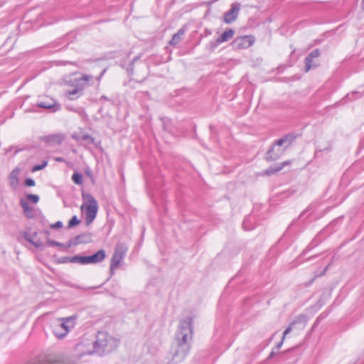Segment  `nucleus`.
Wrapping results in <instances>:
<instances>
[{"label":"nucleus","mask_w":364,"mask_h":364,"mask_svg":"<svg viewBox=\"0 0 364 364\" xmlns=\"http://www.w3.org/2000/svg\"><path fill=\"white\" fill-rule=\"evenodd\" d=\"M193 337V318L188 316L180 321L176 333V349L173 354L176 362H181L186 357L190 350L189 341Z\"/></svg>","instance_id":"f257e3e1"},{"label":"nucleus","mask_w":364,"mask_h":364,"mask_svg":"<svg viewBox=\"0 0 364 364\" xmlns=\"http://www.w3.org/2000/svg\"><path fill=\"white\" fill-rule=\"evenodd\" d=\"M92 344L93 350L92 351L89 350L86 353H96L100 355H102L106 353L113 350L117 346V341L106 332H98L96 336V340Z\"/></svg>","instance_id":"f03ea898"},{"label":"nucleus","mask_w":364,"mask_h":364,"mask_svg":"<svg viewBox=\"0 0 364 364\" xmlns=\"http://www.w3.org/2000/svg\"><path fill=\"white\" fill-rule=\"evenodd\" d=\"M294 139V137L291 135H285L284 137L277 140L267 152L265 159L267 161H272L280 158L292 143Z\"/></svg>","instance_id":"7ed1b4c3"},{"label":"nucleus","mask_w":364,"mask_h":364,"mask_svg":"<svg viewBox=\"0 0 364 364\" xmlns=\"http://www.w3.org/2000/svg\"><path fill=\"white\" fill-rule=\"evenodd\" d=\"M83 204L81 210L85 215L86 225H90L95 219L98 210V203L95 198L89 193H82Z\"/></svg>","instance_id":"20e7f679"},{"label":"nucleus","mask_w":364,"mask_h":364,"mask_svg":"<svg viewBox=\"0 0 364 364\" xmlns=\"http://www.w3.org/2000/svg\"><path fill=\"white\" fill-rule=\"evenodd\" d=\"M75 316L65 317L58 319L53 323V332L58 338H63L75 326Z\"/></svg>","instance_id":"39448f33"},{"label":"nucleus","mask_w":364,"mask_h":364,"mask_svg":"<svg viewBox=\"0 0 364 364\" xmlns=\"http://www.w3.org/2000/svg\"><path fill=\"white\" fill-rule=\"evenodd\" d=\"M105 257V251L104 250H100L94 255L90 256L76 255L68 257V261L72 263H80L81 264H96L102 262Z\"/></svg>","instance_id":"423d86ee"},{"label":"nucleus","mask_w":364,"mask_h":364,"mask_svg":"<svg viewBox=\"0 0 364 364\" xmlns=\"http://www.w3.org/2000/svg\"><path fill=\"white\" fill-rule=\"evenodd\" d=\"M126 251L127 250L122 245H117L116 247L110 262V272L112 275L120 265L125 256Z\"/></svg>","instance_id":"0eeeda50"},{"label":"nucleus","mask_w":364,"mask_h":364,"mask_svg":"<svg viewBox=\"0 0 364 364\" xmlns=\"http://www.w3.org/2000/svg\"><path fill=\"white\" fill-rule=\"evenodd\" d=\"M36 106L42 109L51 110L52 112L60 109V105H58L53 98L49 96H45L39 100L36 103Z\"/></svg>","instance_id":"6e6552de"},{"label":"nucleus","mask_w":364,"mask_h":364,"mask_svg":"<svg viewBox=\"0 0 364 364\" xmlns=\"http://www.w3.org/2000/svg\"><path fill=\"white\" fill-rule=\"evenodd\" d=\"M92 76L90 75H83L81 77L75 78L72 80V86L77 88L82 93L83 90L88 85L89 81L92 80Z\"/></svg>","instance_id":"1a4fd4ad"},{"label":"nucleus","mask_w":364,"mask_h":364,"mask_svg":"<svg viewBox=\"0 0 364 364\" xmlns=\"http://www.w3.org/2000/svg\"><path fill=\"white\" fill-rule=\"evenodd\" d=\"M240 11V4H232L229 11L224 14V21L227 23H232L237 17Z\"/></svg>","instance_id":"9d476101"},{"label":"nucleus","mask_w":364,"mask_h":364,"mask_svg":"<svg viewBox=\"0 0 364 364\" xmlns=\"http://www.w3.org/2000/svg\"><path fill=\"white\" fill-rule=\"evenodd\" d=\"M319 55L320 51L318 49L314 50L307 55L305 58V72H308L317 66V64L314 62V60L318 58Z\"/></svg>","instance_id":"9b49d317"},{"label":"nucleus","mask_w":364,"mask_h":364,"mask_svg":"<svg viewBox=\"0 0 364 364\" xmlns=\"http://www.w3.org/2000/svg\"><path fill=\"white\" fill-rule=\"evenodd\" d=\"M253 43V41L251 37L245 36L236 38L232 44L236 48H246L250 47Z\"/></svg>","instance_id":"f8f14e48"},{"label":"nucleus","mask_w":364,"mask_h":364,"mask_svg":"<svg viewBox=\"0 0 364 364\" xmlns=\"http://www.w3.org/2000/svg\"><path fill=\"white\" fill-rule=\"evenodd\" d=\"M21 235L26 241L29 242L34 247L39 248L43 246V244L41 242V240L36 239L37 232H33L31 233L29 232L28 231H24L21 232Z\"/></svg>","instance_id":"ddd939ff"},{"label":"nucleus","mask_w":364,"mask_h":364,"mask_svg":"<svg viewBox=\"0 0 364 364\" xmlns=\"http://www.w3.org/2000/svg\"><path fill=\"white\" fill-rule=\"evenodd\" d=\"M65 139V135L63 134L57 133L50 134L45 136V142L49 145L53 146L60 144Z\"/></svg>","instance_id":"4468645a"},{"label":"nucleus","mask_w":364,"mask_h":364,"mask_svg":"<svg viewBox=\"0 0 364 364\" xmlns=\"http://www.w3.org/2000/svg\"><path fill=\"white\" fill-rule=\"evenodd\" d=\"M289 163L290 162L289 161H287L282 164H274L264 171V174L267 176H270V175L274 174V173L280 171L281 170H282L284 166L287 164H289Z\"/></svg>","instance_id":"2eb2a0df"},{"label":"nucleus","mask_w":364,"mask_h":364,"mask_svg":"<svg viewBox=\"0 0 364 364\" xmlns=\"http://www.w3.org/2000/svg\"><path fill=\"white\" fill-rule=\"evenodd\" d=\"M21 205L23 208V213L28 218H33L36 216L34 209L29 206L28 203L24 200H21Z\"/></svg>","instance_id":"dca6fc26"},{"label":"nucleus","mask_w":364,"mask_h":364,"mask_svg":"<svg viewBox=\"0 0 364 364\" xmlns=\"http://www.w3.org/2000/svg\"><path fill=\"white\" fill-rule=\"evenodd\" d=\"M185 33V29L183 28H180L177 33H176L171 40L169 42L171 46H176L182 39L183 36Z\"/></svg>","instance_id":"f3484780"},{"label":"nucleus","mask_w":364,"mask_h":364,"mask_svg":"<svg viewBox=\"0 0 364 364\" xmlns=\"http://www.w3.org/2000/svg\"><path fill=\"white\" fill-rule=\"evenodd\" d=\"M90 235L89 234H85V235H80L76 236L73 240H70L71 245H76L79 243H83V242H87L90 240Z\"/></svg>","instance_id":"a211bd4d"},{"label":"nucleus","mask_w":364,"mask_h":364,"mask_svg":"<svg viewBox=\"0 0 364 364\" xmlns=\"http://www.w3.org/2000/svg\"><path fill=\"white\" fill-rule=\"evenodd\" d=\"M234 35V31L232 29H228L224 31L220 36L218 38V42L224 43L230 40Z\"/></svg>","instance_id":"6ab92c4d"},{"label":"nucleus","mask_w":364,"mask_h":364,"mask_svg":"<svg viewBox=\"0 0 364 364\" xmlns=\"http://www.w3.org/2000/svg\"><path fill=\"white\" fill-rule=\"evenodd\" d=\"M82 92L77 88L73 87L72 90H69L65 92V95L70 100H74L82 95Z\"/></svg>","instance_id":"aec40b11"},{"label":"nucleus","mask_w":364,"mask_h":364,"mask_svg":"<svg viewBox=\"0 0 364 364\" xmlns=\"http://www.w3.org/2000/svg\"><path fill=\"white\" fill-rule=\"evenodd\" d=\"M19 168H14L10 173L11 185L16 187L18 184V176L19 173Z\"/></svg>","instance_id":"412c9836"},{"label":"nucleus","mask_w":364,"mask_h":364,"mask_svg":"<svg viewBox=\"0 0 364 364\" xmlns=\"http://www.w3.org/2000/svg\"><path fill=\"white\" fill-rule=\"evenodd\" d=\"M47 242L51 246H56V247H59L60 248H64V249H68L71 246L70 242H69L68 245H65L63 243L50 240V238L47 239Z\"/></svg>","instance_id":"4be33fe9"},{"label":"nucleus","mask_w":364,"mask_h":364,"mask_svg":"<svg viewBox=\"0 0 364 364\" xmlns=\"http://www.w3.org/2000/svg\"><path fill=\"white\" fill-rule=\"evenodd\" d=\"M73 181L77 185L82 183V175L79 172H75L72 176Z\"/></svg>","instance_id":"5701e85b"},{"label":"nucleus","mask_w":364,"mask_h":364,"mask_svg":"<svg viewBox=\"0 0 364 364\" xmlns=\"http://www.w3.org/2000/svg\"><path fill=\"white\" fill-rule=\"evenodd\" d=\"M294 325V323H291L290 324V326H289V327H288V328H287L284 331V333H283V337H282V339L281 342H280L279 343H278V345H277V348H279L282 346V343H283V341H284V340L285 337L287 336V335L288 333H289L291 331V330H292V326H293Z\"/></svg>","instance_id":"b1692460"},{"label":"nucleus","mask_w":364,"mask_h":364,"mask_svg":"<svg viewBox=\"0 0 364 364\" xmlns=\"http://www.w3.org/2000/svg\"><path fill=\"white\" fill-rule=\"evenodd\" d=\"M47 165H48V161H43V163H42L41 164L34 166L32 168V171H33V172H36V171H38L42 170V169H43L45 167H46V166H47Z\"/></svg>","instance_id":"393cba45"},{"label":"nucleus","mask_w":364,"mask_h":364,"mask_svg":"<svg viewBox=\"0 0 364 364\" xmlns=\"http://www.w3.org/2000/svg\"><path fill=\"white\" fill-rule=\"evenodd\" d=\"M80 220L77 219L76 215H74L68 223V227L72 228L75 225H77L80 223Z\"/></svg>","instance_id":"a878e982"},{"label":"nucleus","mask_w":364,"mask_h":364,"mask_svg":"<svg viewBox=\"0 0 364 364\" xmlns=\"http://www.w3.org/2000/svg\"><path fill=\"white\" fill-rule=\"evenodd\" d=\"M361 97V95L358 92H354L346 95V98L350 100H355Z\"/></svg>","instance_id":"bb28decb"},{"label":"nucleus","mask_w":364,"mask_h":364,"mask_svg":"<svg viewBox=\"0 0 364 364\" xmlns=\"http://www.w3.org/2000/svg\"><path fill=\"white\" fill-rule=\"evenodd\" d=\"M26 198L28 200L33 202V203H36L39 200V197L37 195L28 194Z\"/></svg>","instance_id":"cd10ccee"},{"label":"nucleus","mask_w":364,"mask_h":364,"mask_svg":"<svg viewBox=\"0 0 364 364\" xmlns=\"http://www.w3.org/2000/svg\"><path fill=\"white\" fill-rule=\"evenodd\" d=\"M220 42H218V39L215 41H211L209 43V48L211 50H213L219 44H220Z\"/></svg>","instance_id":"c85d7f7f"},{"label":"nucleus","mask_w":364,"mask_h":364,"mask_svg":"<svg viewBox=\"0 0 364 364\" xmlns=\"http://www.w3.org/2000/svg\"><path fill=\"white\" fill-rule=\"evenodd\" d=\"M25 185L26 186H35V181L32 178H26L25 180Z\"/></svg>","instance_id":"c756f323"},{"label":"nucleus","mask_w":364,"mask_h":364,"mask_svg":"<svg viewBox=\"0 0 364 364\" xmlns=\"http://www.w3.org/2000/svg\"><path fill=\"white\" fill-rule=\"evenodd\" d=\"M80 139L82 140V141H89L91 143L93 142V139L89 134H84V135H82L81 136Z\"/></svg>","instance_id":"7c9ffc66"},{"label":"nucleus","mask_w":364,"mask_h":364,"mask_svg":"<svg viewBox=\"0 0 364 364\" xmlns=\"http://www.w3.org/2000/svg\"><path fill=\"white\" fill-rule=\"evenodd\" d=\"M62 227H63V223L61 221H58V222L50 225V228L53 229L60 228Z\"/></svg>","instance_id":"2f4dec72"},{"label":"nucleus","mask_w":364,"mask_h":364,"mask_svg":"<svg viewBox=\"0 0 364 364\" xmlns=\"http://www.w3.org/2000/svg\"><path fill=\"white\" fill-rule=\"evenodd\" d=\"M50 364H70L68 361L65 360H55Z\"/></svg>","instance_id":"473e14b6"},{"label":"nucleus","mask_w":364,"mask_h":364,"mask_svg":"<svg viewBox=\"0 0 364 364\" xmlns=\"http://www.w3.org/2000/svg\"><path fill=\"white\" fill-rule=\"evenodd\" d=\"M55 160L58 162H63L65 161V159L63 157H56Z\"/></svg>","instance_id":"72a5a7b5"},{"label":"nucleus","mask_w":364,"mask_h":364,"mask_svg":"<svg viewBox=\"0 0 364 364\" xmlns=\"http://www.w3.org/2000/svg\"><path fill=\"white\" fill-rule=\"evenodd\" d=\"M328 266L323 270L322 273L320 274V275H323L325 274V272H326L327 269H328Z\"/></svg>","instance_id":"f704fd0d"},{"label":"nucleus","mask_w":364,"mask_h":364,"mask_svg":"<svg viewBox=\"0 0 364 364\" xmlns=\"http://www.w3.org/2000/svg\"><path fill=\"white\" fill-rule=\"evenodd\" d=\"M105 72H106V69H104V70L101 72V73H100V75H101V76H103V75H104V74L105 73Z\"/></svg>","instance_id":"c9c22d12"},{"label":"nucleus","mask_w":364,"mask_h":364,"mask_svg":"<svg viewBox=\"0 0 364 364\" xmlns=\"http://www.w3.org/2000/svg\"><path fill=\"white\" fill-rule=\"evenodd\" d=\"M102 77V76H101V75H100L97 77V80L98 82H100L101 80V78Z\"/></svg>","instance_id":"e433bc0d"},{"label":"nucleus","mask_w":364,"mask_h":364,"mask_svg":"<svg viewBox=\"0 0 364 364\" xmlns=\"http://www.w3.org/2000/svg\"><path fill=\"white\" fill-rule=\"evenodd\" d=\"M101 99H103L105 100H108V98L105 96H102Z\"/></svg>","instance_id":"4c0bfd02"},{"label":"nucleus","mask_w":364,"mask_h":364,"mask_svg":"<svg viewBox=\"0 0 364 364\" xmlns=\"http://www.w3.org/2000/svg\"><path fill=\"white\" fill-rule=\"evenodd\" d=\"M245 223H246V220H245V221H244V223H243V227H244V228H245V229H246V228H245Z\"/></svg>","instance_id":"58836bf2"},{"label":"nucleus","mask_w":364,"mask_h":364,"mask_svg":"<svg viewBox=\"0 0 364 364\" xmlns=\"http://www.w3.org/2000/svg\"><path fill=\"white\" fill-rule=\"evenodd\" d=\"M73 138L78 139V138L77 136H75V135H73Z\"/></svg>","instance_id":"ea45409f"},{"label":"nucleus","mask_w":364,"mask_h":364,"mask_svg":"<svg viewBox=\"0 0 364 364\" xmlns=\"http://www.w3.org/2000/svg\"><path fill=\"white\" fill-rule=\"evenodd\" d=\"M303 214H304V211L301 213L300 217H301L303 215Z\"/></svg>","instance_id":"a19ab883"}]
</instances>
